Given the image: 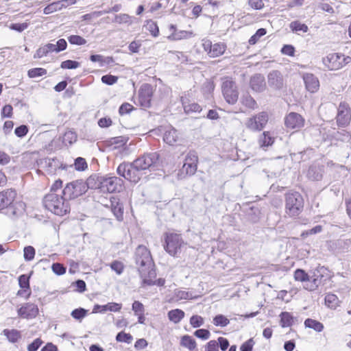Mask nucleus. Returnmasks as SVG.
<instances>
[{
  "label": "nucleus",
  "instance_id": "nucleus-55",
  "mask_svg": "<svg viewBox=\"0 0 351 351\" xmlns=\"http://www.w3.org/2000/svg\"><path fill=\"white\" fill-rule=\"evenodd\" d=\"M194 335L202 340H206L210 337V332L207 329L201 328L196 330L194 332Z\"/></svg>",
  "mask_w": 351,
  "mask_h": 351
},
{
  "label": "nucleus",
  "instance_id": "nucleus-37",
  "mask_svg": "<svg viewBox=\"0 0 351 351\" xmlns=\"http://www.w3.org/2000/svg\"><path fill=\"white\" fill-rule=\"evenodd\" d=\"M289 27L291 29L295 32H302L306 33L308 30V26L304 23H302L299 21H294L291 22Z\"/></svg>",
  "mask_w": 351,
  "mask_h": 351
},
{
  "label": "nucleus",
  "instance_id": "nucleus-3",
  "mask_svg": "<svg viewBox=\"0 0 351 351\" xmlns=\"http://www.w3.org/2000/svg\"><path fill=\"white\" fill-rule=\"evenodd\" d=\"M45 208L56 215L63 216L70 212V206L63 195L49 193L43 200Z\"/></svg>",
  "mask_w": 351,
  "mask_h": 351
},
{
  "label": "nucleus",
  "instance_id": "nucleus-25",
  "mask_svg": "<svg viewBox=\"0 0 351 351\" xmlns=\"http://www.w3.org/2000/svg\"><path fill=\"white\" fill-rule=\"evenodd\" d=\"M2 334L5 335L7 339L12 343L18 342L21 338V331L16 329H4L2 331Z\"/></svg>",
  "mask_w": 351,
  "mask_h": 351
},
{
  "label": "nucleus",
  "instance_id": "nucleus-12",
  "mask_svg": "<svg viewBox=\"0 0 351 351\" xmlns=\"http://www.w3.org/2000/svg\"><path fill=\"white\" fill-rule=\"evenodd\" d=\"M351 120V114L350 108L345 102L340 103L337 108V114L336 121L339 127L344 128L347 126Z\"/></svg>",
  "mask_w": 351,
  "mask_h": 351
},
{
  "label": "nucleus",
  "instance_id": "nucleus-40",
  "mask_svg": "<svg viewBox=\"0 0 351 351\" xmlns=\"http://www.w3.org/2000/svg\"><path fill=\"white\" fill-rule=\"evenodd\" d=\"M267 34V30L265 28H259L256 30V33L252 35L248 40L251 45H255L259 39Z\"/></svg>",
  "mask_w": 351,
  "mask_h": 351
},
{
  "label": "nucleus",
  "instance_id": "nucleus-14",
  "mask_svg": "<svg viewBox=\"0 0 351 351\" xmlns=\"http://www.w3.org/2000/svg\"><path fill=\"white\" fill-rule=\"evenodd\" d=\"M38 306L30 302L24 304L17 311L19 317L27 319L35 318L38 315Z\"/></svg>",
  "mask_w": 351,
  "mask_h": 351
},
{
  "label": "nucleus",
  "instance_id": "nucleus-59",
  "mask_svg": "<svg viewBox=\"0 0 351 351\" xmlns=\"http://www.w3.org/2000/svg\"><path fill=\"white\" fill-rule=\"evenodd\" d=\"M132 309L134 311L135 315L145 312L144 305L138 300H135L132 303Z\"/></svg>",
  "mask_w": 351,
  "mask_h": 351
},
{
  "label": "nucleus",
  "instance_id": "nucleus-34",
  "mask_svg": "<svg viewBox=\"0 0 351 351\" xmlns=\"http://www.w3.org/2000/svg\"><path fill=\"white\" fill-rule=\"evenodd\" d=\"M180 344L181 346L188 348L191 351L194 350L196 348V342L195 339L187 335H184L182 337Z\"/></svg>",
  "mask_w": 351,
  "mask_h": 351
},
{
  "label": "nucleus",
  "instance_id": "nucleus-28",
  "mask_svg": "<svg viewBox=\"0 0 351 351\" xmlns=\"http://www.w3.org/2000/svg\"><path fill=\"white\" fill-rule=\"evenodd\" d=\"M304 326L306 328L313 329L318 332H322L324 328L322 323L311 318H307L304 321Z\"/></svg>",
  "mask_w": 351,
  "mask_h": 351
},
{
  "label": "nucleus",
  "instance_id": "nucleus-33",
  "mask_svg": "<svg viewBox=\"0 0 351 351\" xmlns=\"http://www.w3.org/2000/svg\"><path fill=\"white\" fill-rule=\"evenodd\" d=\"M29 278L30 276L27 274H22L19 277V287L23 289L29 290L28 293L25 295L26 298H28L30 296V287H29Z\"/></svg>",
  "mask_w": 351,
  "mask_h": 351
},
{
  "label": "nucleus",
  "instance_id": "nucleus-35",
  "mask_svg": "<svg viewBox=\"0 0 351 351\" xmlns=\"http://www.w3.org/2000/svg\"><path fill=\"white\" fill-rule=\"evenodd\" d=\"M325 303L328 307L331 308H336L339 306V300L336 295L333 293H328L325 296Z\"/></svg>",
  "mask_w": 351,
  "mask_h": 351
},
{
  "label": "nucleus",
  "instance_id": "nucleus-7",
  "mask_svg": "<svg viewBox=\"0 0 351 351\" xmlns=\"http://www.w3.org/2000/svg\"><path fill=\"white\" fill-rule=\"evenodd\" d=\"M88 188V180L85 183L77 180L66 184L62 190V195L66 201L73 199L85 193Z\"/></svg>",
  "mask_w": 351,
  "mask_h": 351
},
{
  "label": "nucleus",
  "instance_id": "nucleus-50",
  "mask_svg": "<svg viewBox=\"0 0 351 351\" xmlns=\"http://www.w3.org/2000/svg\"><path fill=\"white\" fill-rule=\"evenodd\" d=\"M294 278L295 280L300 282H306L309 280V276L304 270L297 269L294 272Z\"/></svg>",
  "mask_w": 351,
  "mask_h": 351
},
{
  "label": "nucleus",
  "instance_id": "nucleus-8",
  "mask_svg": "<svg viewBox=\"0 0 351 351\" xmlns=\"http://www.w3.org/2000/svg\"><path fill=\"white\" fill-rule=\"evenodd\" d=\"M351 62V57L340 53H329L323 58L322 62L330 71H337Z\"/></svg>",
  "mask_w": 351,
  "mask_h": 351
},
{
  "label": "nucleus",
  "instance_id": "nucleus-13",
  "mask_svg": "<svg viewBox=\"0 0 351 351\" xmlns=\"http://www.w3.org/2000/svg\"><path fill=\"white\" fill-rule=\"evenodd\" d=\"M153 96V88L149 84H143L138 90V99L143 108H149Z\"/></svg>",
  "mask_w": 351,
  "mask_h": 351
},
{
  "label": "nucleus",
  "instance_id": "nucleus-42",
  "mask_svg": "<svg viewBox=\"0 0 351 351\" xmlns=\"http://www.w3.org/2000/svg\"><path fill=\"white\" fill-rule=\"evenodd\" d=\"M60 4L61 3H60L59 1L49 4L44 8L43 13L45 14H49L58 10H60L62 9V5Z\"/></svg>",
  "mask_w": 351,
  "mask_h": 351
},
{
  "label": "nucleus",
  "instance_id": "nucleus-1",
  "mask_svg": "<svg viewBox=\"0 0 351 351\" xmlns=\"http://www.w3.org/2000/svg\"><path fill=\"white\" fill-rule=\"evenodd\" d=\"M160 155L157 152L145 153L132 162H123L117 169V173L125 179L137 183L145 170L154 169L158 163Z\"/></svg>",
  "mask_w": 351,
  "mask_h": 351
},
{
  "label": "nucleus",
  "instance_id": "nucleus-11",
  "mask_svg": "<svg viewBox=\"0 0 351 351\" xmlns=\"http://www.w3.org/2000/svg\"><path fill=\"white\" fill-rule=\"evenodd\" d=\"M26 205L22 200L16 199L8 206L4 213L14 219L23 216L25 212Z\"/></svg>",
  "mask_w": 351,
  "mask_h": 351
},
{
  "label": "nucleus",
  "instance_id": "nucleus-46",
  "mask_svg": "<svg viewBox=\"0 0 351 351\" xmlns=\"http://www.w3.org/2000/svg\"><path fill=\"white\" fill-rule=\"evenodd\" d=\"M184 162L193 165H197L198 163L197 153L194 150H191L186 156Z\"/></svg>",
  "mask_w": 351,
  "mask_h": 351
},
{
  "label": "nucleus",
  "instance_id": "nucleus-9",
  "mask_svg": "<svg viewBox=\"0 0 351 351\" xmlns=\"http://www.w3.org/2000/svg\"><path fill=\"white\" fill-rule=\"evenodd\" d=\"M221 89L223 97L229 104H234L237 101L239 92L234 81L230 80L224 81Z\"/></svg>",
  "mask_w": 351,
  "mask_h": 351
},
{
  "label": "nucleus",
  "instance_id": "nucleus-39",
  "mask_svg": "<svg viewBox=\"0 0 351 351\" xmlns=\"http://www.w3.org/2000/svg\"><path fill=\"white\" fill-rule=\"evenodd\" d=\"M88 311L84 308L80 307L73 310L71 315L75 319L81 322L87 315Z\"/></svg>",
  "mask_w": 351,
  "mask_h": 351
},
{
  "label": "nucleus",
  "instance_id": "nucleus-24",
  "mask_svg": "<svg viewBox=\"0 0 351 351\" xmlns=\"http://www.w3.org/2000/svg\"><path fill=\"white\" fill-rule=\"evenodd\" d=\"M197 169V165H193L184 162L182 169L178 173V177L179 179L182 180L185 178L186 176H191L195 173Z\"/></svg>",
  "mask_w": 351,
  "mask_h": 351
},
{
  "label": "nucleus",
  "instance_id": "nucleus-43",
  "mask_svg": "<svg viewBox=\"0 0 351 351\" xmlns=\"http://www.w3.org/2000/svg\"><path fill=\"white\" fill-rule=\"evenodd\" d=\"M181 101L182 103L184 110L187 114L189 112H199L202 110L201 106L196 103H193V104L186 105L185 102L184 101L183 97H181Z\"/></svg>",
  "mask_w": 351,
  "mask_h": 351
},
{
  "label": "nucleus",
  "instance_id": "nucleus-22",
  "mask_svg": "<svg viewBox=\"0 0 351 351\" xmlns=\"http://www.w3.org/2000/svg\"><path fill=\"white\" fill-rule=\"evenodd\" d=\"M111 210L116 219L121 221L123 219V206L119 199L113 197L110 199Z\"/></svg>",
  "mask_w": 351,
  "mask_h": 351
},
{
  "label": "nucleus",
  "instance_id": "nucleus-23",
  "mask_svg": "<svg viewBox=\"0 0 351 351\" xmlns=\"http://www.w3.org/2000/svg\"><path fill=\"white\" fill-rule=\"evenodd\" d=\"M178 132L173 128H169L165 130L163 135V141L169 145H175L178 141Z\"/></svg>",
  "mask_w": 351,
  "mask_h": 351
},
{
  "label": "nucleus",
  "instance_id": "nucleus-53",
  "mask_svg": "<svg viewBox=\"0 0 351 351\" xmlns=\"http://www.w3.org/2000/svg\"><path fill=\"white\" fill-rule=\"evenodd\" d=\"M190 324L193 328H199L204 324V319L198 315H193L190 318Z\"/></svg>",
  "mask_w": 351,
  "mask_h": 351
},
{
  "label": "nucleus",
  "instance_id": "nucleus-51",
  "mask_svg": "<svg viewBox=\"0 0 351 351\" xmlns=\"http://www.w3.org/2000/svg\"><path fill=\"white\" fill-rule=\"evenodd\" d=\"M77 141V134L75 132L73 131H67L64 133L63 136V141L65 143H69V145L73 144Z\"/></svg>",
  "mask_w": 351,
  "mask_h": 351
},
{
  "label": "nucleus",
  "instance_id": "nucleus-17",
  "mask_svg": "<svg viewBox=\"0 0 351 351\" xmlns=\"http://www.w3.org/2000/svg\"><path fill=\"white\" fill-rule=\"evenodd\" d=\"M269 86L275 90H280L284 86V80L282 73L279 71H272L267 75Z\"/></svg>",
  "mask_w": 351,
  "mask_h": 351
},
{
  "label": "nucleus",
  "instance_id": "nucleus-18",
  "mask_svg": "<svg viewBox=\"0 0 351 351\" xmlns=\"http://www.w3.org/2000/svg\"><path fill=\"white\" fill-rule=\"evenodd\" d=\"M16 191L8 189L0 193V210H6L11 203L15 199Z\"/></svg>",
  "mask_w": 351,
  "mask_h": 351
},
{
  "label": "nucleus",
  "instance_id": "nucleus-4",
  "mask_svg": "<svg viewBox=\"0 0 351 351\" xmlns=\"http://www.w3.org/2000/svg\"><path fill=\"white\" fill-rule=\"evenodd\" d=\"M134 258L141 278L145 277L149 270L155 267L149 250L143 245H139L136 249Z\"/></svg>",
  "mask_w": 351,
  "mask_h": 351
},
{
  "label": "nucleus",
  "instance_id": "nucleus-26",
  "mask_svg": "<svg viewBox=\"0 0 351 351\" xmlns=\"http://www.w3.org/2000/svg\"><path fill=\"white\" fill-rule=\"evenodd\" d=\"M184 312L179 308L171 310L168 312L169 319L174 324H178L184 317Z\"/></svg>",
  "mask_w": 351,
  "mask_h": 351
},
{
  "label": "nucleus",
  "instance_id": "nucleus-49",
  "mask_svg": "<svg viewBox=\"0 0 351 351\" xmlns=\"http://www.w3.org/2000/svg\"><path fill=\"white\" fill-rule=\"evenodd\" d=\"M80 63L75 60H67L61 62L60 68L63 69H75L78 68Z\"/></svg>",
  "mask_w": 351,
  "mask_h": 351
},
{
  "label": "nucleus",
  "instance_id": "nucleus-5",
  "mask_svg": "<svg viewBox=\"0 0 351 351\" xmlns=\"http://www.w3.org/2000/svg\"><path fill=\"white\" fill-rule=\"evenodd\" d=\"M304 207V199L299 192L293 191L286 194L285 210L291 217L298 215Z\"/></svg>",
  "mask_w": 351,
  "mask_h": 351
},
{
  "label": "nucleus",
  "instance_id": "nucleus-30",
  "mask_svg": "<svg viewBox=\"0 0 351 351\" xmlns=\"http://www.w3.org/2000/svg\"><path fill=\"white\" fill-rule=\"evenodd\" d=\"M274 142V138L269 132H264L260 136L258 143L261 147H269Z\"/></svg>",
  "mask_w": 351,
  "mask_h": 351
},
{
  "label": "nucleus",
  "instance_id": "nucleus-56",
  "mask_svg": "<svg viewBox=\"0 0 351 351\" xmlns=\"http://www.w3.org/2000/svg\"><path fill=\"white\" fill-rule=\"evenodd\" d=\"M147 29L154 37H157L159 34V29L157 24L152 21H148L147 24Z\"/></svg>",
  "mask_w": 351,
  "mask_h": 351
},
{
  "label": "nucleus",
  "instance_id": "nucleus-63",
  "mask_svg": "<svg viewBox=\"0 0 351 351\" xmlns=\"http://www.w3.org/2000/svg\"><path fill=\"white\" fill-rule=\"evenodd\" d=\"M254 341L252 338L247 340L240 347V351H252Z\"/></svg>",
  "mask_w": 351,
  "mask_h": 351
},
{
  "label": "nucleus",
  "instance_id": "nucleus-10",
  "mask_svg": "<svg viewBox=\"0 0 351 351\" xmlns=\"http://www.w3.org/2000/svg\"><path fill=\"white\" fill-rule=\"evenodd\" d=\"M268 114L265 112H261L258 114L247 119L245 126L252 131L262 130L268 122Z\"/></svg>",
  "mask_w": 351,
  "mask_h": 351
},
{
  "label": "nucleus",
  "instance_id": "nucleus-41",
  "mask_svg": "<svg viewBox=\"0 0 351 351\" xmlns=\"http://www.w3.org/2000/svg\"><path fill=\"white\" fill-rule=\"evenodd\" d=\"M47 74V70L44 68H33L27 71V75L29 78L41 77Z\"/></svg>",
  "mask_w": 351,
  "mask_h": 351
},
{
  "label": "nucleus",
  "instance_id": "nucleus-54",
  "mask_svg": "<svg viewBox=\"0 0 351 351\" xmlns=\"http://www.w3.org/2000/svg\"><path fill=\"white\" fill-rule=\"evenodd\" d=\"M101 80L102 83L111 86L117 83L118 77L110 74L104 75L101 77Z\"/></svg>",
  "mask_w": 351,
  "mask_h": 351
},
{
  "label": "nucleus",
  "instance_id": "nucleus-36",
  "mask_svg": "<svg viewBox=\"0 0 351 351\" xmlns=\"http://www.w3.org/2000/svg\"><path fill=\"white\" fill-rule=\"evenodd\" d=\"M241 103L245 107L250 109H254L256 108V102L254 99L248 93L243 95L241 99Z\"/></svg>",
  "mask_w": 351,
  "mask_h": 351
},
{
  "label": "nucleus",
  "instance_id": "nucleus-20",
  "mask_svg": "<svg viewBox=\"0 0 351 351\" xmlns=\"http://www.w3.org/2000/svg\"><path fill=\"white\" fill-rule=\"evenodd\" d=\"M250 85L254 91L257 93L263 92L266 87L264 76L260 73L254 75L250 79Z\"/></svg>",
  "mask_w": 351,
  "mask_h": 351
},
{
  "label": "nucleus",
  "instance_id": "nucleus-52",
  "mask_svg": "<svg viewBox=\"0 0 351 351\" xmlns=\"http://www.w3.org/2000/svg\"><path fill=\"white\" fill-rule=\"evenodd\" d=\"M68 40L71 45H83L86 43V40L80 36L71 35L68 37Z\"/></svg>",
  "mask_w": 351,
  "mask_h": 351
},
{
  "label": "nucleus",
  "instance_id": "nucleus-62",
  "mask_svg": "<svg viewBox=\"0 0 351 351\" xmlns=\"http://www.w3.org/2000/svg\"><path fill=\"white\" fill-rule=\"evenodd\" d=\"M12 106L10 104L5 105L1 112L2 118H10L12 116Z\"/></svg>",
  "mask_w": 351,
  "mask_h": 351
},
{
  "label": "nucleus",
  "instance_id": "nucleus-15",
  "mask_svg": "<svg viewBox=\"0 0 351 351\" xmlns=\"http://www.w3.org/2000/svg\"><path fill=\"white\" fill-rule=\"evenodd\" d=\"M304 124V119L297 112H290L285 118V125L289 129H300Z\"/></svg>",
  "mask_w": 351,
  "mask_h": 351
},
{
  "label": "nucleus",
  "instance_id": "nucleus-58",
  "mask_svg": "<svg viewBox=\"0 0 351 351\" xmlns=\"http://www.w3.org/2000/svg\"><path fill=\"white\" fill-rule=\"evenodd\" d=\"M133 110H134V107L132 105H131L129 103L125 102L120 106L119 109V113L121 115H124V114H129Z\"/></svg>",
  "mask_w": 351,
  "mask_h": 351
},
{
  "label": "nucleus",
  "instance_id": "nucleus-16",
  "mask_svg": "<svg viewBox=\"0 0 351 351\" xmlns=\"http://www.w3.org/2000/svg\"><path fill=\"white\" fill-rule=\"evenodd\" d=\"M302 77L307 91L315 93L319 88V81L317 76L310 73H303Z\"/></svg>",
  "mask_w": 351,
  "mask_h": 351
},
{
  "label": "nucleus",
  "instance_id": "nucleus-60",
  "mask_svg": "<svg viewBox=\"0 0 351 351\" xmlns=\"http://www.w3.org/2000/svg\"><path fill=\"white\" fill-rule=\"evenodd\" d=\"M114 22L117 23L130 24V16L127 14H120L115 16Z\"/></svg>",
  "mask_w": 351,
  "mask_h": 351
},
{
  "label": "nucleus",
  "instance_id": "nucleus-38",
  "mask_svg": "<svg viewBox=\"0 0 351 351\" xmlns=\"http://www.w3.org/2000/svg\"><path fill=\"white\" fill-rule=\"evenodd\" d=\"M213 324L216 326L225 327L230 323V320L223 315L219 314L214 317Z\"/></svg>",
  "mask_w": 351,
  "mask_h": 351
},
{
  "label": "nucleus",
  "instance_id": "nucleus-29",
  "mask_svg": "<svg viewBox=\"0 0 351 351\" xmlns=\"http://www.w3.org/2000/svg\"><path fill=\"white\" fill-rule=\"evenodd\" d=\"M226 46L223 43H215L213 45L210 51H208V56L212 58H216L223 54Z\"/></svg>",
  "mask_w": 351,
  "mask_h": 351
},
{
  "label": "nucleus",
  "instance_id": "nucleus-57",
  "mask_svg": "<svg viewBox=\"0 0 351 351\" xmlns=\"http://www.w3.org/2000/svg\"><path fill=\"white\" fill-rule=\"evenodd\" d=\"M110 268L114 271L117 274L121 275L124 269L123 263L118 261H114L110 263Z\"/></svg>",
  "mask_w": 351,
  "mask_h": 351
},
{
  "label": "nucleus",
  "instance_id": "nucleus-48",
  "mask_svg": "<svg viewBox=\"0 0 351 351\" xmlns=\"http://www.w3.org/2000/svg\"><path fill=\"white\" fill-rule=\"evenodd\" d=\"M133 337L130 333H125L123 331L118 332L116 335V341L118 342L130 343Z\"/></svg>",
  "mask_w": 351,
  "mask_h": 351
},
{
  "label": "nucleus",
  "instance_id": "nucleus-27",
  "mask_svg": "<svg viewBox=\"0 0 351 351\" xmlns=\"http://www.w3.org/2000/svg\"><path fill=\"white\" fill-rule=\"evenodd\" d=\"M323 276L320 274L319 271L317 270L314 272L313 275L309 277L310 286L306 287L310 291L315 290L319 285L321 284L322 278Z\"/></svg>",
  "mask_w": 351,
  "mask_h": 351
},
{
  "label": "nucleus",
  "instance_id": "nucleus-44",
  "mask_svg": "<svg viewBox=\"0 0 351 351\" xmlns=\"http://www.w3.org/2000/svg\"><path fill=\"white\" fill-rule=\"evenodd\" d=\"M36 250L31 245L25 246L23 249V257L26 261H31L34 258Z\"/></svg>",
  "mask_w": 351,
  "mask_h": 351
},
{
  "label": "nucleus",
  "instance_id": "nucleus-61",
  "mask_svg": "<svg viewBox=\"0 0 351 351\" xmlns=\"http://www.w3.org/2000/svg\"><path fill=\"white\" fill-rule=\"evenodd\" d=\"M28 132V127L25 125H21L16 127L14 130V134L19 138L24 137Z\"/></svg>",
  "mask_w": 351,
  "mask_h": 351
},
{
  "label": "nucleus",
  "instance_id": "nucleus-32",
  "mask_svg": "<svg viewBox=\"0 0 351 351\" xmlns=\"http://www.w3.org/2000/svg\"><path fill=\"white\" fill-rule=\"evenodd\" d=\"M280 326L282 328L290 327L293 324V317L288 312H282L280 315Z\"/></svg>",
  "mask_w": 351,
  "mask_h": 351
},
{
  "label": "nucleus",
  "instance_id": "nucleus-2",
  "mask_svg": "<svg viewBox=\"0 0 351 351\" xmlns=\"http://www.w3.org/2000/svg\"><path fill=\"white\" fill-rule=\"evenodd\" d=\"M88 186L90 189H99L106 193H119L123 187V180L117 176H91L88 178Z\"/></svg>",
  "mask_w": 351,
  "mask_h": 351
},
{
  "label": "nucleus",
  "instance_id": "nucleus-21",
  "mask_svg": "<svg viewBox=\"0 0 351 351\" xmlns=\"http://www.w3.org/2000/svg\"><path fill=\"white\" fill-rule=\"evenodd\" d=\"M327 137L331 141L348 143L351 139V134L346 130L341 129L337 131L332 130L330 132Z\"/></svg>",
  "mask_w": 351,
  "mask_h": 351
},
{
  "label": "nucleus",
  "instance_id": "nucleus-64",
  "mask_svg": "<svg viewBox=\"0 0 351 351\" xmlns=\"http://www.w3.org/2000/svg\"><path fill=\"white\" fill-rule=\"evenodd\" d=\"M43 341L40 338H36L27 346L28 351H37L42 345Z\"/></svg>",
  "mask_w": 351,
  "mask_h": 351
},
{
  "label": "nucleus",
  "instance_id": "nucleus-31",
  "mask_svg": "<svg viewBox=\"0 0 351 351\" xmlns=\"http://www.w3.org/2000/svg\"><path fill=\"white\" fill-rule=\"evenodd\" d=\"M307 177L311 180H320L322 178L321 169L316 166H311L308 168Z\"/></svg>",
  "mask_w": 351,
  "mask_h": 351
},
{
  "label": "nucleus",
  "instance_id": "nucleus-6",
  "mask_svg": "<svg viewBox=\"0 0 351 351\" xmlns=\"http://www.w3.org/2000/svg\"><path fill=\"white\" fill-rule=\"evenodd\" d=\"M184 244L180 234L173 232L165 233L164 249L170 256H177Z\"/></svg>",
  "mask_w": 351,
  "mask_h": 351
},
{
  "label": "nucleus",
  "instance_id": "nucleus-19",
  "mask_svg": "<svg viewBox=\"0 0 351 351\" xmlns=\"http://www.w3.org/2000/svg\"><path fill=\"white\" fill-rule=\"evenodd\" d=\"M156 277V272L155 268L154 269L149 270L148 274L145 275V277H142V285H157L158 287H162L165 283V280L163 278H158L156 280L154 279Z\"/></svg>",
  "mask_w": 351,
  "mask_h": 351
},
{
  "label": "nucleus",
  "instance_id": "nucleus-45",
  "mask_svg": "<svg viewBox=\"0 0 351 351\" xmlns=\"http://www.w3.org/2000/svg\"><path fill=\"white\" fill-rule=\"evenodd\" d=\"M175 294L179 300H194L198 298V296L194 295L192 292L181 290L176 291Z\"/></svg>",
  "mask_w": 351,
  "mask_h": 351
},
{
  "label": "nucleus",
  "instance_id": "nucleus-47",
  "mask_svg": "<svg viewBox=\"0 0 351 351\" xmlns=\"http://www.w3.org/2000/svg\"><path fill=\"white\" fill-rule=\"evenodd\" d=\"M74 167L77 171H83L88 168V165L84 158L77 157L75 159Z\"/></svg>",
  "mask_w": 351,
  "mask_h": 351
}]
</instances>
